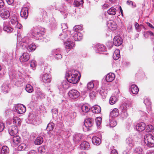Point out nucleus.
I'll return each instance as SVG.
<instances>
[{
    "mask_svg": "<svg viewBox=\"0 0 154 154\" xmlns=\"http://www.w3.org/2000/svg\"><path fill=\"white\" fill-rule=\"evenodd\" d=\"M92 142L94 145H99L101 143V140L99 137H93L92 138Z\"/></svg>",
    "mask_w": 154,
    "mask_h": 154,
    "instance_id": "nucleus-27",
    "label": "nucleus"
},
{
    "mask_svg": "<svg viewBox=\"0 0 154 154\" xmlns=\"http://www.w3.org/2000/svg\"><path fill=\"white\" fill-rule=\"evenodd\" d=\"M117 101V99L115 96H112L110 97L109 99V103L111 104H114Z\"/></svg>",
    "mask_w": 154,
    "mask_h": 154,
    "instance_id": "nucleus-45",
    "label": "nucleus"
},
{
    "mask_svg": "<svg viewBox=\"0 0 154 154\" xmlns=\"http://www.w3.org/2000/svg\"><path fill=\"white\" fill-rule=\"evenodd\" d=\"M26 146L25 143H22L19 145L18 147V150L19 151L24 150L26 148Z\"/></svg>",
    "mask_w": 154,
    "mask_h": 154,
    "instance_id": "nucleus-44",
    "label": "nucleus"
},
{
    "mask_svg": "<svg viewBox=\"0 0 154 154\" xmlns=\"http://www.w3.org/2000/svg\"><path fill=\"white\" fill-rule=\"evenodd\" d=\"M0 153L1 154H9V149L8 147L6 146H4L0 148Z\"/></svg>",
    "mask_w": 154,
    "mask_h": 154,
    "instance_id": "nucleus-25",
    "label": "nucleus"
},
{
    "mask_svg": "<svg viewBox=\"0 0 154 154\" xmlns=\"http://www.w3.org/2000/svg\"><path fill=\"white\" fill-rule=\"evenodd\" d=\"M54 124L52 122L49 123L46 129L47 131H50L53 130Z\"/></svg>",
    "mask_w": 154,
    "mask_h": 154,
    "instance_id": "nucleus-39",
    "label": "nucleus"
},
{
    "mask_svg": "<svg viewBox=\"0 0 154 154\" xmlns=\"http://www.w3.org/2000/svg\"><path fill=\"white\" fill-rule=\"evenodd\" d=\"M82 35L79 32H75L72 36L73 39L75 41L80 40L82 38Z\"/></svg>",
    "mask_w": 154,
    "mask_h": 154,
    "instance_id": "nucleus-22",
    "label": "nucleus"
},
{
    "mask_svg": "<svg viewBox=\"0 0 154 154\" xmlns=\"http://www.w3.org/2000/svg\"><path fill=\"white\" fill-rule=\"evenodd\" d=\"M5 128L4 124L0 122V132L2 131Z\"/></svg>",
    "mask_w": 154,
    "mask_h": 154,
    "instance_id": "nucleus-57",
    "label": "nucleus"
},
{
    "mask_svg": "<svg viewBox=\"0 0 154 154\" xmlns=\"http://www.w3.org/2000/svg\"><path fill=\"white\" fill-rule=\"evenodd\" d=\"M38 151L40 153L45 152V146H42L39 147L38 149Z\"/></svg>",
    "mask_w": 154,
    "mask_h": 154,
    "instance_id": "nucleus-49",
    "label": "nucleus"
},
{
    "mask_svg": "<svg viewBox=\"0 0 154 154\" xmlns=\"http://www.w3.org/2000/svg\"><path fill=\"white\" fill-rule=\"evenodd\" d=\"M42 78L43 82L45 83H50L51 81V76L48 74L43 75Z\"/></svg>",
    "mask_w": 154,
    "mask_h": 154,
    "instance_id": "nucleus-17",
    "label": "nucleus"
},
{
    "mask_svg": "<svg viewBox=\"0 0 154 154\" xmlns=\"http://www.w3.org/2000/svg\"><path fill=\"white\" fill-rule=\"evenodd\" d=\"M115 74L112 73H109L107 74L106 77V81L111 82L113 81L115 78Z\"/></svg>",
    "mask_w": 154,
    "mask_h": 154,
    "instance_id": "nucleus-20",
    "label": "nucleus"
},
{
    "mask_svg": "<svg viewBox=\"0 0 154 154\" xmlns=\"http://www.w3.org/2000/svg\"><path fill=\"white\" fill-rule=\"evenodd\" d=\"M82 26L79 25H77L75 26L73 28V31L74 32H79L78 31L79 30H82Z\"/></svg>",
    "mask_w": 154,
    "mask_h": 154,
    "instance_id": "nucleus-40",
    "label": "nucleus"
},
{
    "mask_svg": "<svg viewBox=\"0 0 154 154\" xmlns=\"http://www.w3.org/2000/svg\"><path fill=\"white\" fill-rule=\"evenodd\" d=\"M82 134L80 133H77L73 136V140L77 143H78L82 138Z\"/></svg>",
    "mask_w": 154,
    "mask_h": 154,
    "instance_id": "nucleus-19",
    "label": "nucleus"
},
{
    "mask_svg": "<svg viewBox=\"0 0 154 154\" xmlns=\"http://www.w3.org/2000/svg\"><path fill=\"white\" fill-rule=\"evenodd\" d=\"M90 107L87 104H84L81 107L80 112H88L90 110Z\"/></svg>",
    "mask_w": 154,
    "mask_h": 154,
    "instance_id": "nucleus-28",
    "label": "nucleus"
},
{
    "mask_svg": "<svg viewBox=\"0 0 154 154\" xmlns=\"http://www.w3.org/2000/svg\"><path fill=\"white\" fill-rule=\"evenodd\" d=\"M130 89L132 93L135 94H137L139 91L138 87L135 85H131V86Z\"/></svg>",
    "mask_w": 154,
    "mask_h": 154,
    "instance_id": "nucleus-24",
    "label": "nucleus"
},
{
    "mask_svg": "<svg viewBox=\"0 0 154 154\" xmlns=\"http://www.w3.org/2000/svg\"><path fill=\"white\" fill-rule=\"evenodd\" d=\"M116 10L113 7H111L108 10V14L110 15H114L116 14Z\"/></svg>",
    "mask_w": 154,
    "mask_h": 154,
    "instance_id": "nucleus-34",
    "label": "nucleus"
},
{
    "mask_svg": "<svg viewBox=\"0 0 154 154\" xmlns=\"http://www.w3.org/2000/svg\"><path fill=\"white\" fill-rule=\"evenodd\" d=\"M83 3V0H75L74 5L77 7L82 5Z\"/></svg>",
    "mask_w": 154,
    "mask_h": 154,
    "instance_id": "nucleus-43",
    "label": "nucleus"
},
{
    "mask_svg": "<svg viewBox=\"0 0 154 154\" xmlns=\"http://www.w3.org/2000/svg\"><path fill=\"white\" fill-rule=\"evenodd\" d=\"M13 141L14 143L17 144L20 142V138L19 136H15L13 138Z\"/></svg>",
    "mask_w": 154,
    "mask_h": 154,
    "instance_id": "nucleus-36",
    "label": "nucleus"
},
{
    "mask_svg": "<svg viewBox=\"0 0 154 154\" xmlns=\"http://www.w3.org/2000/svg\"><path fill=\"white\" fill-rule=\"evenodd\" d=\"M144 141L147 146L149 147L154 146V137L152 134H146L144 137Z\"/></svg>",
    "mask_w": 154,
    "mask_h": 154,
    "instance_id": "nucleus-4",
    "label": "nucleus"
},
{
    "mask_svg": "<svg viewBox=\"0 0 154 154\" xmlns=\"http://www.w3.org/2000/svg\"><path fill=\"white\" fill-rule=\"evenodd\" d=\"M78 74L75 72H69L66 74V79L67 81L70 83L75 84L77 83L79 80L81 75H78Z\"/></svg>",
    "mask_w": 154,
    "mask_h": 154,
    "instance_id": "nucleus-3",
    "label": "nucleus"
},
{
    "mask_svg": "<svg viewBox=\"0 0 154 154\" xmlns=\"http://www.w3.org/2000/svg\"><path fill=\"white\" fill-rule=\"evenodd\" d=\"M19 44L20 46L23 47V48L27 49L29 51H33L36 49V46L34 44H31L29 45V38L28 37H25L23 38Z\"/></svg>",
    "mask_w": 154,
    "mask_h": 154,
    "instance_id": "nucleus-1",
    "label": "nucleus"
},
{
    "mask_svg": "<svg viewBox=\"0 0 154 154\" xmlns=\"http://www.w3.org/2000/svg\"><path fill=\"white\" fill-rule=\"evenodd\" d=\"M106 45L110 49L112 46V43L111 42H108L106 43Z\"/></svg>",
    "mask_w": 154,
    "mask_h": 154,
    "instance_id": "nucleus-64",
    "label": "nucleus"
},
{
    "mask_svg": "<svg viewBox=\"0 0 154 154\" xmlns=\"http://www.w3.org/2000/svg\"><path fill=\"white\" fill-rule=\"evenodd\" d=\"M17 112L19 114L24 113L26 111V108L25 106L22 104L17 105L15 108Z\"/></svg>",
    "mask_w": 154,
    "mask_h": 154,
    "instance_id": "nucleus-8",
    "label": "nucleus"
},
{
    "mask_svg": "<svg viewBox=\"0 0 154 154\" xmlns=\"http://www.w3.org/2000/svg\"><path fill=\"white\" fill-rule=\"evenodd\" d=\"M0 16L4 18L7 19L10 16V14L9 12L7 9H4L2 11V9H0Z\"/></svg>",
    "mask_w": 154,
    "mask_h": 154,
    "instance_id": "nucleus-10",
    "label": "nucleus"
},
{
    "mask_svg": "<svg viewBox=\"0 0 154 154\" xmlns=\"http://www.w3.org/2000/svg\"><path fill=\"white\" fill-rule=\"evenodd\" d=\"M120 56V51L118 49L116 50L113 55V58L115 60H117Z\"/></svg>",
    "mask_w": 154,
    "mask_h": 154,
    "instance_id": "nucleus-30",
    "label": "nucleus"
},
{
    "mask_svg": "<svg viewBox=\"0 0 154 154\" xmlns=\"http://www.w3.org/2000/svg\"><path fill=\"white\" fill-rule=\"evenodd\" d=\"M80 146L81 149L83 150H87L90 148L89 143L88 142L85 141L82 142Z\"/></svg>",
    "mask_w": 154,
    "mask_h": 154,
    "instance_id": "nucleus-16",
    "label": "nucleus"
},
{
    "mask_svg": "<svg viewBox=\"0 0 154 154\" xmlns=\"http://www.w3.org/2000/svg\"><path fill=\"white\" fill-rule=\"evenodd\" d=\"M97 92L102 96V98L103 99L105 98L107 96V90L103 88H100L98 89Z\"/></svg>",
    "mask_w": 154,
    "mask_h": 154,
    "instance_id": "nucleus-12",
    "label": "nucleus"
},
{
    "mask_svg": "<svg viewBox=\"0 0 154 154\" xmlns=\"http://www.w3.org/2000/svg\"><path fill=\"white\" fill-rule=\"evenodd\" d=\"M134 152L136 154H142L143 152V150L141 148L138 146L134 149Z\"/></svg>",
    "mask_w": 154,
    "mask_h": 154,
    "instance_id": "nucleus-33",
    "label": "nucleus"
},
{
    "mask_svg": "<svg viewBox=\"0 0 154 154\" xmlns=\"http://www.w3.org/2000/svg\"><path fill=\"white\" fill-rule=\"evenodd\" d=\"M55 58L57 60H61L62 57V55L60 54H56L55 55Z\"/></svg>",
    "mask_w": 154,
    "mask_h": 154,
    "instance_id": "nucleus-56",
    "label": "nucleus"
},
{
    "mask_svg": "<svg viewBox=\"0 0 154 154\" xmlns=\"http://www.w3.org/2000/svg\"><path fill=\"white\" fill-rule=\"evenodd\" d=\"M127 4L129 5H131L132 7L133 8L136 7V6L135 3L131 1H127Z\"/></svg>",
    "mask_w": 154,
    "mask_h": 154,
    "instance_id": "nucleus-52",
    "label": "nucleus"
},
{
    "mask_svg": "<svg viewBox=\"0 0 154 154\" xmlns=\"http://www.w3.org/2000/svg\"><path fill=\"white\" fill-rule=\"evenodd\" d=\"M144 103L148 106H149L151 105V103L148 99H146L144 100Z\"/></svg>",
    "mask_w": 154,
    "mask_h": 154,
    "instance_id": "nucleus-54",
    "label": "nucleus"
},
{
    "mask_svg": "<svg viewBox=\"0 0 154 154\" xmlns=\"http://www.w3.org/2000/svg\"><path fill=\"white\" fill-rule=\"evenodd\" d=\"M146 130L148 132H152L154 129V127L152 125H148L146 128Z\"/></svg>",
    "mask_w": 154,
    "mask_h": 154,
    "instance_id": "nucleus-46",
    "label": "nucleus"
},
{
    "mask_svg": "<svg viewBox=\"0 0 154 154\" xmlns=\"http://www.w3.org/2000/svg\"><path fill=\"white\" fill-rule=\"evenodd\" d=\"M13 124L17 128L19 127L21 124L20 119L17 117H15L13 118Z\"/></svg>",
    "mask_w": 154,
    "mask_h": 154,
    "instance_id": "nucleus-26",
    "label": "nucleus"
},
{
    "mask_svg": "<svg viewBox=\"0 0 154 154\" xmlns=\"http://www.w3.org/2000/svg\"><path fill=\"white\" fill-rule=\"evenodd\" d=\"M91 109L93 112L96 113H99L101 112V109L100 107L97 105L93 106L92 107Z\"/></svg>",
    "mask_w": 154,
    "mask_h": 154,
    "instance_id": "nucleus-32",
    "label": "nucleus"
},
{
    "mask_svg": "<svg viewBox=\"0 0 154 154\" xmlns=\"http://www.w3.org/2000/svg\"><path fill=\"white\" fill-rule=\"evenodd\" d=\"M108 26L109 29L112 30H115L117 27L116 23L113 21H110L108 23Z\"/></svg>",
    "mask_w": 154,
    "mask_h": 154,
    "instance_id": "nucleus-21",
    "label": "nucleus"
},
{
    "mask_svg": "<svg viewBox=\"0 0 154 154\" xmlns=\"http://www.w3.org/2000/svg\"><path fill=\"white\" fill-rule=\"evenodd\" d=\"M94 87L93 83L91 82H89L87 84V88L89 90H91Z\"/></svg>",
    "mask_w": 154,
    "mask_h": 154,
    "instance_id": "nucleus-51",
    "label": "nucleus"
},
{
    "mask_svg": "<svg viewBox=\"0 0 154 154\" xmlns=\"http://www.w3.org/2000/svg\"><path fill=\"white\" fill-rule=\"evenodd\" d=\"M29 58V55L27 53L25 52L23 53L21 56L20 59L21 62H25L28 61Z\"/></svg>",
    "mask_w": 154,
    "mask_h": 154,
    "instance_id": "nucleus-14",
    "label": "nucleus"
},
{
    "mask_svg": "<svg viewBox=\"0 0 154 154\" xmlns=\"http://www.w3.org/2000/svg\"><path fill=\"white\" fill-rule=\"evenodd\" d=\"M95 50L97 52L101 53L105 51L106 48L103 45L99 44L96 45Z\"/></svg>",
    "mask_w": 154,
    "mask_h": 154,
    "instance_id": "nucleus-15",
    "label": "nucleus"
},
{
    "mask_svg": "<svg viewBox=\"0 0 154 154\" xmlns=\"http://www.w3.org/2000/svg\"><path fill=\"white\" fill-rule=\"evenodd\" d=\"M126 143L127 150L129 152L134 146V141L132 138L129 137L126 139Z\"/></svg>",
    "mask_w": 154,
    "mask_h": 154,
    "instance_id": "nucleus-5",
    "label": "nucleus"
},
{
    "mask_svg": "<svg viewBox=\"0 0 154 154\" xmlns=\"http://www.w3.org/2000/svg\"><path fill=\"white\" fill-rule=\"evenodd\" d=\"M69 32V31L66 30L65 31H63V32L60 35V36H62L60 38L62 39H65L67 37V34Z\"/></svg>",
    "mask_w": 154,
    "mask_h": 154,
    "instance_id": "nucleus-38",
    "label": "nucleus"
},
{
    "mask_svg": "<svg viewBox=\"0 0 154 154\" xmlns=\"http://www.w3.org/2000/svg\"><path fill=\"white\" fill-rule=\"evenodd\" d=\"M145 124L143 122L140 123L137 125L136 129L139 131H142L145 129Z\"/></svg>",
    "mask_w": 154,
    "mask_h": 154,
    "instance_id": "nucleus-18",
    "label": "nucleus"
},
{
    "mask_svg": "<svg viewBox=\"0 0 154 154\" xmlns=\"http://www.w3.org/2000/svg\"><path fill=\"white\" fill-rule=\"evenodd\" d=\"M11 24L14 26L17 25L18 23V22L16 18L15 17L11 19Z\"/></svg>",
    "mask_w": 154,
    "mask_h": 154,
    "instance_id": "nucleus-47",
    "label": "nucleus"
},
{
    "mask_svg": "<svg viewBox=\"0 0 154 154\" xmlns=\"http://www.w3.org/2000/svg\"><path fill=\"white\" fill-rule=\"evenodd\" d=\"M128 116V114L126 110H123L121 113V116L123 118H125Z\"/></svg>",
    "mask_w": 154,
    "mask_h": 154,
    "instance_id": "nucleus-53",
    "label": "nucleus"
},
{
    "mask_svg": "<svg viewBox=\"0 0 154 154\" xmlns=\"http://www.w3.org/2000/svg\"><path fill=\"white\" fill-rule=\"evenodd\" d=\"M102 119L100 117H97L95 119L96 124L97 126H99L101 122Z\"/></svg>",
    "mask_w": 154,
    "mask_h": 154,
    "instance_id": "nucleus-50",
    "label": "nucleus"
},
{
    "mask_svg": "<svg viewBox=\"0 0 154 154\" xmlns=\"http://www.w3.org/2000/svg\"><path fill=\"white\" fill-rule=\"evenodd\" d=\"M96 93L94 91L91 92L90 94V96L91 98L93 99L96 96Z\"/></svg>",
    "mask_w": 154,
    "mask_h": 154,
    "instance_id": "nucleus-61",
    "label": "nucleus"
},
{
    "mask_svg": "<svg viewBox=\"0 0 154 154\" xmlns=\"http://www.w3.org/2000/svg\"><path fill=\"white\" fill-rule=\"evenodd\" d=\"M66 48L68 49L69 51L75 46V43L71 41H67L65 43Z\"/></svg>",
    "mask_w": 154,
    "mask_h": 154,
    "instance_id": "nucleus-29",
    "label": "nucleus"
},
{
    "mask_svg": "<svg viewBox=\"0 0 154 154\" xmlns=\"http://www.w3.org/2000/svg\"><path fill=\"white\" fill-rule=\"evenodd\" d=\"M52 111L53 112V115H55L56 116L58 113V110L56 109H52Z\"/></svg>",
    "mask_w": 154,
    "mask_h": 154,
    "instance_id": "nucleus-63",
    "label": "nucleus"
},
{
    "mask_svg": "<svg viewBox=\"0 0 154 154\" xmlns=\"http://www.w3.org/2000/svg\"><path fill=\"white\" fill-rule=\"evenodd\" d=\"M113 42L114 45L118 46L120 45L122 43V38L119 36H116L113 39Z\"/></svg>",
    "mask_w": 154,
    "mask_h": 154,
    "instance_id": "nucleus-9",
    "label": "nucleus"
},
{
    "mask_svg": "<svg viewBox=\"0 0 154 154\" xmlns=\"http://www.w3.org/2000/svg\"><path fill=\"white\" fill-rule=\"evenodd\" d=\"M37 94L40 98H43L45 96V94L40 91H38L37 92Z\"/></svg>",
    "mask_w": 154,
    "mask_h": 154,
    "instance_id": "nucleus-59",
    "label": "nucleus"
},
{
    "mask_svg": "<svg viewBox=\"0 0 154 154\" xmlns=\"http://www.w3.org/2000/svg\"><path fill=\"white\" fill-rule=\"evenodd\" d=\"M146 34L147 35H149L150 36H153L154 35L153 33L150 31H147L146 33L144 34V36L145 37H146V36H145Z\"/></svg>",
    "mask_w": 154,
    "mask_h": 154,
    "instance_id": "nucleus-62",
    "label": "nucleus"
},
{
    "mask_svg": "<svg viewBox=\"0 0 154 154\" xmlns=\"http://www.w3.org/2000/svg\"><path fill=\"white\" fill-rule=\"evenodd\" d=\"M45 29L40 26H35L33 27L32 29L33 35L37 38L38 39H41V37L43 36L45 34Z\"/></svg>",
    "mask_w": 154,
    "mask_h": 154,
    "instance_id": "nucleus-2",
    "label": "nucleus"
},
{
    "mask_svg": "<svg viewBox=\"0 0 154 154\" xmlns=\"http://www.w3.org/2000/svg\"><path fill=\"white\" fill-rule=\"evenodd\" d=\"M25 90L27 92L29 93H32L33 91V87L30 84H27L26 85Z\"/></svg>",
    "mask_w": 154,
    "mask_h": 154,
    "instance_id": "nucleus-37",
    "label": "nucleus"
},
{
    "mask_svg": "<svg viewBox=\"0 0 154 154\" xmlns=\"http://www.w3.org/2000/svg\"><path fill=\"white\" fill-rule=\"evenodd\" d=\"M36 66V63L35 60H32L30 63V66L32 69L34 70L35 69V67Z\"/></svg>",
    "mask_w": 154,
    "mask_h": 154,
    "instance_id": "nucleus-48",
    "label": "nucleus"
},
{
    "mask_svg": "<svg viewBox=\"0 0 154 154\" xmlns=\"http://www.w3.org/2000/svg\"><path fill=\"white\" fill-rule=\"evenodd\" d=\"M43 139L42 137H37L35 140L34 143L35 145H39L41 144L43 142Z\"/></svg>",
    "mask_w": 154,
    "mask_h": 154,
    "instance_id": "nucleus-35",
    "label": "nucleus"
},
{
    "mask_svg": "<svg viewBox=\"0 0 154 154\" xmlns=\"http://www.w3.org/2000/svg\"><path fill=\"white\" fill-rule=\"evenodd\" d=\"M2 89L5 93H7L9 90V88L7 85L3 84L2 86Z\"/></svg>",
    "mask_w": 154,
    "mask_h": 154,
    "instance_id": "nucleus-41",
    "label": "nucleus"
},
{
    "mask_svg": "<svg viewBox=\"0 0 154 154\" xmlns=\"http://www.w3.org/2000/svg\"><path fill=\"white\" fill-rule=\"evenodd\" d=\"M3 30L8 33H10L12 32L13 30V29L11 27L8 26H5L3 28Z\"/></svg>",
    "mask_w": 154,
    "mask_h": 154,
    "instance_id": "nucleus-42",
    "label": "nucleus"
},
{
    "mask_svg": "<svg viewBox=\"0 0 154 154\" xmlns=\"http://www.w3.org/2000/svg\"><path fill=\"white\" fill-rule=\"evenodd\" d=\"M8 132L11 135L14 136L18 133L17 128L14 125L12 126L9 128Z\"/></svg>",
    "mask_w": 154,
    "mask_h": 154,
    "instance_id": "nucleus-11",
    "label": "nucleus"
},
{
    "mask_svg": "<svg viewBox=\"0 0 154 154\" xmlns=\"http://www.w3.org/2000/svg\"><path fill=\"white\" fill-rule=\"evenodd\" d=\"M93 120L91 119H88L85 120L84 125L83 126L84 130L88 131L89 127L92 126L93 125Z\"/></svg>",
    "mask_w": 154,
    "mask_h": 154,
    "instance_id": "nucleus-6",
    "label": "nucleus"
},
{
    "mask_svg": "<svg viewBox=\"0 0 154 154\" xmlns=\"http://www.w3.org/2000/svg\"><path fill=\"white\" fill-rule=\"evenodd\" d=\"M121 109L124 110H126L127 106L126 103H123L121 106Z\"/></svg>",
    "mask_w": 154,
    "mask_h": 154,
    "instance_id": "nucleus-58",
    "label": "nucleus"
},
{
    "mask_svg": "<svg viewBox=\"0 0 154 154\" xmlns=\"http://www.w3.org/2000/svg\"><path fill=\"white\" fill-rule=\"evenodd\" d=\"M61 28L62 29L63 31L65 30L67 28V25L66 23H62L61 24Z\"/></svg>",
    "mask_w": 154,
    "mask_h": 154,
    "instance_id": "nucleus-60",
    "label": "nucleus"
},
{
    "mask_svg": "<svg viewBox=\"0 0 154 154\" xmlns=\"http://www.w3.org/2000/svg\"><path fill=\"white\" fill-rule=\"evenodd\" d=\"M118 115L119 110L118 109L116 108L114 109L110 113V116L114 118L117 117Z\"/></svg>",
    "mask_w": 154,
    "mask_h": 154,
    "instance_id": "nucleus-31",
    "label": "nucleus"
},
{
    "mask_svg": "<svg viewBox=\"0 0 154 154\" xmlns=\"http://www.w3.org/2000/svg\"><path fill=\"white\" fill-rule=\"evenodd\" d=\"M28 8L26 7L23 8L20 12V16L21 17L26 18L28 15Z\"/></svg>",
    "mask_w": 154,
    "mask_h": 154,
    "instance_id": "nucleus-13",
    "label": "nucleus"
},
{
    "mask_svg": "<svg viewBox=\"0 0 154 154\" xmlns=\"http://www.w3.org/2000/svg\"><path fill=\"white\" fill-rule=\"evenodd\" d=\"M116 122L114 120H112L110 122V125L111 127H114L117 125Z\"/></svg>",
    "mask_w": 154,
    "mask_h": 154,
    "instance_id": "nucleus-55",
    "label": "nucleus"
},
{
    "mask_svg": "<svg viewBox=\"0 0 154 154\" xmlns=\"http://www.w3.org/2000/svg\"><path fill=\"white\" fill-rule=\"evenodd\" d=\"M68 94L69 97L72 99L77 98L80 96L79 92L75 89H72L69 91Z\"/></svg>",
    "mask_w": 154,
    "mask_h": 154,
    "instance_id": "nucleus-7",
    "label": "nucleus"
},
{
    "mask_svg": "<svg viewBox=\"0 0 154 154\" xmlns=\"http://www.w3.org/2000/svg\"><path fill=\"white\" fill-rule=\"evenodd\" d=\"M69 87L68 82L66 81H63L59 86V88L63 91V90L67 89Z\"/></svg>",
    "mask_w": 154,
    "mask_h": 154,
    "instance_id": "nucleus-23",
    "label": "nucleus"
}]
</instances>
